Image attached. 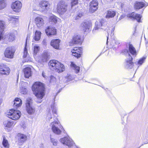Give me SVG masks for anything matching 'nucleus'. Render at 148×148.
Returning a JSON list of instances; mask_svg holds the SVG:
<instances>
[{
    "label": "nucleus",
    "instance_id": "22",
    "mask_svg": "<svg viewBox=\"0 0 148 148\" xmlns=\"http://www.w3.org/2000/svg\"><path fill=\"white\" fill-rule=\"evenodd\" d=\"M127 16L133 19H136L138 22H140V19L142 17L139 14L133 12L131 14L128 15Z\"/></svg>",
    "mask_w": 148,
    "mask_h": 148
},
{
    "label": "nucleus",
    "instance_id": "8",
    "mask_svg": "<svg viewBox=\"0 0 148 148\" xmlns=\"http://www.w3.org/2000/svg\"><path fill=\"white\" fill-rule=\"evenodd\" d=\"M33 92L37 99V100H36L37 102L38 103H41L42 101V99L45 95L44 89L38 91L36 90Z\"/></svg>",
    "mask_w": 148,
    "mask_h": 148
},
{
    "label": "nucleus",
    "instance_id": "26",
    "mask_svg": "<svg viewBox=\"0 0 148 148\" xmlns=\"http://www.w3.org/2000/svg\"><path fill=\"white\" fill-rule=\"evenodd\" d=\"M129 52L132 55L136 56L137 55L136 52L135 48L131 44H129Z\"/></svg>",
    "mask_w": 148,
    "mask_h": 148
},
{
    "label": "nucleus",
    "instance_id": "51",
    "mask_svg": "<svg viewBox=\"0 0 148 148\" xmlns=\"http://www.w3.org/2000/svg\"><path fill=\"white\" fill-rule=\"evenodd\" d=\"M2 38V37L1 35H0V40Z\"/></svg>",
    "mask_w": 148,
    "mask_h": 148
},
{
    "label": "nucleus",
    "instance_id": "53",
    "mask_svg": "<svg viewBox=\"0 0 148 148\" xmlns=\"http://www.w3.org/2000/svg\"><path fill=\"white\" fill-rule=\"evenodd\" d=\"M69 77H71V76H69Z\"/></svg>",
    "mask_w": 148,
    "mask_h": 148
},
{
    "label": "nucleus",
    "instance_id": "34",
    "mask_svg": "<svg viewBox=\"0 0 148 148\" xmlns=\"http://www.w3.org/2000/svg\"><path fill=\"white\" fill-rule=\"evenodd\" d=\"M7 6V3L5 0H0V10L5 8Z\"/></svg>",
    "mask_w": 148,
    "mask_h": 148
},
{
    "label": "nucleus",
    "instance_id": "30",
    "mask_svg": "<svg viewBox=\"0 0 148 148\" xmlns=\"http://www.w3.org/2000/svg\"><path fill=\"white\" fill-rule=\"evenodd\" d=\"M49 55L48 53L47 52H44L42 54L41 58V60L42 62H46L47 61V59L49 57Z\"/></svg>",
    "mask_w": 148,
    "mask_h": 148
},
{
    "label": "nucleus",
    "instance_id": "41",
    "mask_svg": "<svg viewBox=\"0 0 148 148\" xmlns=\"http://www.w3.org/2000/svg\"><path fill=\"white\" fill-rule=\"evenodd\" d=\"M20 92L22 94H25L27 93V90L26 88L22 87L20 90Z\"/></svg>",
    "mask_w": 148,
    "mask_h": 148
},
{
    "label": "nucleus",
    "instance_id": "4",
    "mask_svg": "<svg viewBox=\"0 0 148 148\" xmlns=\"http://www.w3.org/2000/svg\"><path fill=\"white\" fill-rule=\"evenodd\" d=\"M26 109L28 114H32L35 112V108L32 106V100L30 98H27L26 100Z\"/></svg>",
    "mask_w": 148,
    "mask_h": 148
},
{
    "label": "nucleus",
    "instance_id": "48",
    "mask_svg": "<svg viewBox=\"0 0 148 148\" xmlns=\"http://www.w3.org/2000/svg\"><path fill=\"white\" fill-rule=\"evenodd\" d=\"M42 76L43 77H45V73H44L43 72L42 73Z\"/></svg>",
    "mask_w": 148,
    "mask_h": 148
},
{
    "label": "nucleus",
    "instance_id": "28",
    "mask_svg": "<svg viewBox=\"0 0 148 148\" xmlns=\"http://www.w3.org/2000/svg\"><path fill=\"white\" fill-rule=\"evenodd\" d=\"M14 102L13 106L14 107H18L20 106L22 104L21 100L18 98H16Z\"/></svg>",
    "mask_w": 148,
    "mask_h": 148
},
{
    "label": "nucleus",
    "instance_id": "49",
    "mask_svg": "<svg viewBox=\"0 0 148 148\" xmlns=\"http://www.w3.org/2000/svg\"><path fill=\"white\" fill-rule=\"evenodd\" d=\"M2 88L1 85H0V92L2 91Z\"/></svg>",
    "mask_w": 148,
    "mask_h": 148
},
{
    "label": "nucleus",
    "instance_id": "20",
    "mask_svg": "<svg viewBox=\"0 0 148 148\" xmlns=\"http://www.w3.org/2000/svg\"><path fill=\"white\" fill-rule=\"evenodd\" d=\"M106 24V23L103 20H99L97 21L95 23L96 27L95 28L93 31L97 30L99 28H101L104 29V28L103 27Z\"/></svg>",
    "mask_w": 148,
    "mask_h": 148
},
{
    "label": "nucleus",
    "instance_id": "36",
    "mask_svg": "<svg viewBox=\"0 0 148 148\" xmlns=\"http://www.w3.org/2000/svg\"><path fill=\"white\" fill-rule=\"evenodd\" d=\"M2 145L4 148H9V144L8 143V141L5 137H4L3 138Z\"/></svg>",
    "mask_w": 148,
    "mask_h": 148
},
{
    "label": "nucleus",
    "instance_id": "21",
    "mask_svg": "<svg viewBox=\"0 0 148 148\" xmlns=\"http://www.w3.org/2000/svg\"><path fill=\"white\" fill-rule=\"evenodd\" d=\"M60 40L59 39H53L50 42V45L54 48L59 49L60 47Z\"/></svg>",
    "mask_w": 148,
    "mask_h": 148
},
{
    "label": "nucleus",
    "instance_id": "52",
    "mask_svg": "<svg viewBox=\"0 0 148 148\" xmlns=\"http://www.w3.org/2000/svg\"><path fill=\"white\" fill-rule=\"evenodd\" d=\"M108 37H107V43H108Z\"/></svg>",
    "mask_w": 148,
    "mask_h": 148
},
{
    "label": "nucleus",
    "instance_id": "1",
    "mask_svg": "<svg viewBox=\"0 0 148 148\" xmlns=\"http://www.w3.org/2000/svg\"><path fill=\"white\" fill-rule=\"evenodd\" d=\"M49 68L52 70H58V72L63 71L64 70V65L60 62L54 60H50L48 63Z\"/></svg>",
    "mask_w": 148,
    "mask_h": 148
},
{
    "label": "nucleus",
    "instance_id": "17",
    "mask_svg": "<svg viewBox=\"0 0 148 148\" xmlns=\"http://www.w3.org/2000/svg\"><path fill=\"white\" fill-rule=\"evenodd\" d=\"M82 40L80 36L77 34H75L73 37L71 42H69V45L72 46L74 44H77L81 42Z\"/></svg>",
    "mask_w": 148,
    "mask_h": 148
},
{
    "label": "nucleus",
    "instance_id": "31",
    "mask_svg": "<svg viewBox=\"0 0 148 148\" xmlns=\"http://www.w3.org/2000/svg\"><path fill=\"white\" fill-rule=\"evenodd\" d=\"M145 6V4L142 2H136L134 5V8L136 9H139Z\"/></svg>",
    "mask_w": 148,
    "mask_h": 148
},
{
    "label": "nucleus",
    "instance_id": "10",
    "mask_svg": "<svg viewBox=\"0 0 148 148\" xmlns=\"http://www.w3.org/2000/svg\"><path fill=\"white\" fill-rule=\"evenodd\" d=\"M60 141L63 144L66 145L69 147H71L74 144L72 140L68 137L61 138Z\"/></svg>",
    "mask_w": 148,
    "mask_h": 148
},
{
    "label": "nucleus",
    "instance_id": "42",
    "mask_svg": "<svg viewBox=\"0 0 148 148\" xmlns=\"http://www.w3.org/2000/svg\"><path fill=\"white\" fill-rule=\"evenodd\" d=\"M51 108L52 109L53 112L55 114H57L56 108V107H55L54 104L51 106Z\"/></svg>",
    "mask_w": 148,
    "mask_h": 148
},
{
    "label": "nucleus",
    "instance_id": "12",
    "mask_svg": "<svg viewBox=\"0 0 148 148\" xmlns=\"http://www.w3.org/2000/svg\"><path fill=\"white\" fill-rule=\"evenodd\" d=\"M92 24L89 21H86L82 23L80 25V28L81 29L85 32L90 29Z\"/></svg>",
    "mask_w": 148,
    "mask_h": 148
},
{
    "label": "nucleus",
    "instance_id": "16",
    "mask_svg": "<svg viewBox=\"0 0 148 148\" xmlns=\"http://www.w3.org/2000/svg\"><path fill=\"white\" fill-rule=\"evenodd\" d=\"M35 22L37 27L40 28L45 24L44 21L40 16L36 17L35 19Z\"/></svg>",
    "mask_w": 148,
    "mask_h": 148
},
{
    "label": "nucleus",
    "instance_id": "46",
    "mask_svg": "<svg viewBox=\"0 0 148 148\" xmlns=\"http://www.w3.org/2000/svg\"><path fill=\"white\" fill-rule=\"evenodd\" d=\"M56 81V79L53 76H51L50 77V82H55Z\"/></svg>",
    "mask_w": 148,
    "mask_h": 148
},
{
    "label": "nucleus",
    "instance_id": "33",
    "mask_svg": "<svg viewBox=\"0 0 148 148\" xmlns=\"http://www.w3.org/2000/svg\"><path fill=\"white\" fill-rule=\"evenodd\" d=\"M146 59V57H143L141 58H140L138 62H135L134 63V64H136L137 66V67H138L141 65L144 62L145 59Z\"/></svg>",
    "mask_w": 148,
    "mask_h": 148
},
{
    "label": "nucleus",
    "instance_id": "35",
    "mask_svg": "<svg viewBox=\"0 0 148 148\" xmlns=\"http://www.w3.org/2000/svg\"><path fill=\"white\" fill-rule=\"evenodd\" d=\"M115 15V12L114 11H109L108 12L106 15L107 18H112Z\"/></svg>",
    "mask_w": 148,
    "mask_h": 148
},
{
    "label": "nucleus",
    "instance_id": "45",
    "mask_svg": "<svg viewBox=\"0 0 148 148\" xmlns=\"http://www.w3.org/2000/svg\"><path fill=\"white\" fill-rule=\"evenodd\" d=\"M10 20L14 23L18 22V18H14V17H11Z\"/></svg>",
    "mask_w": 148,
    "mask_h": 148
},
{
    "label": "nucleus",
    "instance_id": "27",
    "mask_svg": "<svg viewBox=\"0 0 148 148\" xmlns=\"http://www.w3.org/2000/svg\"><path fill=\"white\" fill-rule=\"evenodd\" d=\"M58 17L54 15L50 16L49 18V22L52 24H55L58 21Z\"/></svg>",
    "mask_w": 148,
    "mask_h": 148
},
{
    "label": "nucleus",
    "instance_id": "5",
    "mask_svg": "<svg viewBox=\"0 0 148 148\" xmlns=\"http://www.w3.org/2000/svg\"><path fill=\"white\" fill-rule=\"evenodd\" d=\"M124 53L125 54H127V55L128 58L126 59L125 67L128 69H130L134 66V63L132 62V57L128 53V52L127 49H125L124 50Z\"/></svg>",
    "mask_w": 148,
    "mask_h": 148
},
{
    "label": "nucleus",
    "instance_id": "38",
    "mask_svg": "<svg viewBox=\"0 0 148 148\" xmlns=\"http://www.w3.org/2000/svg\"><path fill=\"white\" fill-rule=\"evenodd\" d=\"M71 66L72 67L73 69L75 71L76 73H78L79 72L80 67H79L77 66L73 62H71Z\"/></svg>",
    "mask_w": 148,
    "mask_h": 148
},
{
    "label": "nucleus",
    "instance_id": "29",
    "mask_svg": "<svg viewBox=\"0 0 148 148\" xmlns=\"http://www.w3.org/2000/svg\"><path fill=\"white\" fill-rule=\"evenodd\" d=\"M41 34V33L40 31H36L35 32L34 36L33 37L34 40H33V42H34V40L37 41L40 40V38Z\"/></svg>",
    "mask_w": 148,
    "mask_h": 148
},
{
    "label": "nucleus",
    "instance_id": "37",
    "mask_svg": "<svg viewBox=\"0 0 148 148\" xmlns=\"http://www.w3.org/2000/svg\"><path fill=\"white\" fill-rule=\"evenodd\" d=\"M8 40L9 41H12L14 40L15 37V34L14 33H10L8 36Z\"/></svg>",
    "mask_w": 148,
    "mask_h": 148
},
{
    "label": "nucleus",
    "instance_id": "2",
    "mask_svg": "<svg viewBox=\"0 0 148 148\" xmlns=\"http://www.w3.org/2000/svg\"><path fill=\"white\" fill-rule=\"evenodd\" d=\"M7 116L9 118L14 120L18 119L21 115V112L18 110L11 109L6 113Z\"/></svg>",
    "mask_w": 148,
    "mask_h": 148
},
{
    "label": "nucleus",
    "instance_id": "40",
    "mask_svg": "<svg viewBox=\"0 0 148 148\" xmlns=\"http://www.w3.org/2000/svg\"><path fill=\"white\" fill-rule=\"evenodd\" d=\"M5 22L3 21H0V32H1L5 28Z\"/></svg>",
    "mask_w": 148,
    "mask_h": 148
},
{
    "label": "nucleus",
    "instance_id": "6",
    "mask_svg": "<svg viewBox=\"0 0 148 148\" xmlns=\"http://www.w3.org/2000/svg\"><path fill=\"white\" fill-rule=\"evenodd\" d=\"M35 2H38V6L40 10L42 11L47 10L49 5V3L45 0H35Z\"/></svg>",
    "mask_w": 148,
    "mask_h": 148
},
{
    "label": "nucleus",
    "instance_id": "25",
    "mask_svg": "<svg viewBox=\"0 0 148 148\" xmlns=\"http://www.w3.org/2000/svg\"><path fill=\"white\" fill-rule=\"evenodd\" d=\"M18 139L19 143H23L27 140V136L24 134H18Z\"/></svg>",
    "mask_w": 148,
    "mask_h": 148
},
{
    "label": "nucleus",
    "instance_id": "43",
    "mask_svg": "<svg viewBox=\"0 0 148 148\" xmlns=\"http://www.w3.org/2000/svg\"><path fill=\"white\" fill-rule=\"evenodd\" d=\"M78 0H73L71 2V7H73L77 4Z\"/></svg>",
    "mask_w": 148,
    "mask_h": 148
},
{
    "label": "nucleus",
    "instance_id": "19",
    "mask_svg": "<svg viewBox=\"0 0 148 148\" xmlns=\"http://www.w3.org/2000/svg\"><path fill=\"white\" fill-rule=\"evenodd\" d=\"M58 124V122L55 121L51 123V125L52 126V130L53 132L57 134H60L61 133V131L58 128L56 125Z\"/></svg>",
    "mask_w": 148,
    "mask_h": 148
},
{
    "label": "nucleus",
    "instance_id": "39",
    "mask_svg": "<svg viewBox=\"0 0 148 148\" xmlns=\"http://www.w3.org/2000/svg\"><path fill=\"white\" fill-rule=\"evenodd\" d=\"M40 47L36 45H35L33 46V50L34 56H36L40 50Z\"/></svg>",
    "mask_w": 148,
    "mask_h": 148
},
{
    "label": "nucleus",
    "instance_id": "15",
    "mask_svg": "<svg viewBox=\"0 0 148 148\" xmlns=\"http://www.w3.org/2000/svg\"><path fill=\"white\" fill-rule=\"evenodd\" d=\"M45 32L48 36L54 35L56 34V30L55 27L49 26L47 27L45 29Z\"/></svg>",
    "mask_w": 148,
    "mask_h": 148
},
{
    "label": "nucleus",
    "instance_id": "14",
    "mask_svg": "<svg viewBox=\"0 0 148 148\" xmlns=\"http://www.w3.org/2000/svg\"><path fill=\"white\" fill-rule=\"evenodd\" d=\"M14 51L11 47H8L5 49L4 52V55L5 57L9 58H12L13 57Z\"/></svg>",
    "mask_w": 148,
    "mask_h": 148
},
{
    "label": "nucleus",
    "instance_id": "13",
    "mask_svg": "<svg viewBox=\"0 0 148 148\" xmlns=\"http://www.w3.org/2000/svg\"><path fill=\"white\" fill-rule=\"evenodd\" d=\"M22 6V3L19 1H18L12 3L11 6L12 8L14 11L16 12H19Z\"/></svg>",
    "mask_w": 148,
    "mask_h": 148
},
{
    "label": "nucleus",
    "instance_id": "47",
    "mask_svg": "<svg viewBox=\"0 0 148 148\" xmlns=\"http://www.w3.org/2000/svg\"><path fill=\"white\" fill-rule=\"evenodd\" d=\"M83 15L82 14H79L78 15L76 16V18L78 19L79 18L81 17Z\"/></svg>",
    "mask_w": 148,
    "mask_h": 148
},
{
    "label": "nucleus",
    "instance_id": "32",
    "mask_svg": "<svg viewBox=\"0 0 148 148\" xmlns=\"http://www.w3.org/2000/svg\"><path fill=\"white\" fill-rule=\"evenodd\" d=\"M27 38L26 39V42L25 43V46L24 49V51H23V57L24 58H26L27 56H28V52H27V49L28 48V46L27 45Z\"/></svg>",
    "mask_w": 148,
    "mask_h": 148
},
{
    "label": "nucleus",
    "instance_id": "24",
    "mask_svg": "<svg viewBox=\"0 0 148 148\" xmlns=\"http://www.w3.org/2000/svg\"><path fill=\"white\" fill-rule=\"evenodd\" d=\"M25 77L26 78H29L31 76L32 72L31 69L29 67H27L24 69L23 70Z\"/></svg>",
    "mask_w": 148,
    "mask_h": 148
},
{
    "label": "nucleus",
    "instance_id": "11",
    "mask_svg": "<svg viewBox=\"0 0 148 148\" xmlns=\"http://www.w3.org/2000/svg\"><path fill=\"white\" fill-rule=\"evenodd\" d=\"M82 48L81 47H74L71 50L72 55L73 56L77 58L80 57L82 54Z\"/></svg>",
    "mask_w": 148,
    "mask_h": 148
},
{
    "label": "nucleus",
    "instance_id": "3",
    "mask_svg": "<svg viewBox=\"0 0 148 148\" xmlns=\"http://www.w3.org/2000/svg\"><path fill=\"white\" fill-rule=\"evenodd\" d=\"M68 5L63 1H60L57 4V11L60 15L64 14L67 10Z\"/></svg>",
    "mask_w": 148,
    "mask_h": 148
},
{
    "label": "nucleus",
    "instance_id": "7",
    "mask_svg": "<svg viewBox=\"0 0 148 148\" xmlns=\"http://www.w3.org/2000/svg\"><path fill=\"white\" fill-rule=\"evenodd\" d=\"M10 72V69L7 65L4 64H0V74L2 75H8Z\"/></svg>",
    "mask_w": 148,
    "mask_h": 148
},
{
    "label": "nucleus",
    "instance_id": "44",
    "mask_svg": "<svg viewBox=\"0 0 148 148\" xmlns=\"http://www.w3.org/2000/svg\"><path fill=\"white\" fill-rule=\"evenodd\" d=\"M51 141L53 143V145L56 146L57 145V141L53 138H51Z\"/></svg>",
    "mask_w": 148,
    "mask_h": 148
},
{
    "label": "nucleus",
    "instance_id": "23",
    "mask_svg": "<svg viewBox=\"0 0 148 148\" xmlns=\"http://www.w3.org/2000/svg\"><path fill=\"white\" fill-rule=\"evenodd\" d=\"M3 125L5 129H8V128L14 126L15 124L14 122L12 121H5L3 122Z\"/></svg>",
    "mask_w": 148,
    "mask_h": 148
},
{
    "label": "nucleus",
    "instance_id": "9",
    "mask_svg": "<svg viewBox=\"0 0 148 148\" xmlns=\"http://www.w3.org/2000/svg\"><path fill=\"white\" fill-rule=\"evenodd\" d=\"M98 3L96 0H93L90 2L89 5V12L93 13L96 11L98 8Z\"/></svg>",
    "mask_w": 148,
    "mask_h": 148
},
{
    "label": "nucleus",
    "instance_id": "18",
    "mask_svg": "<svg viewBox=\"0 0 148 148\" xmlns=\"http://www.w3.org/2000/svg\"><path fill=\"white\" fill-rule=\"evenodd\" d=\"M42 84L39 82H36L32 86V89L33 92L44 89Z\"/></svg>",
    "mask_w": 148,
    "mask_h": 148
},
{
    "label": "nucleus",
    "instance_id": "50",
    "mask_svg": "<svg viewBox=\"0 0 148 148\" xmlns=\"http://www.w3.org/2000/svg\"><path fill=\"white\" fill-rule=\"evenodd\" d=\"M45 40H44L43 41H42V43L44 45H45Z\"/></svg>",
    "mask_w": 148,
    "mask_h": 148
}]
</instances>
